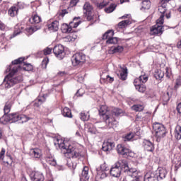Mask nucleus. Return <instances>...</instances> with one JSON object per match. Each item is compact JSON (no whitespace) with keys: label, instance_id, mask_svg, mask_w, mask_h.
<instances>
[{"label":"nucleus","instance_id":"f257e3e1","mask_svg":"<svg viewBox=\"0 0 181 181\" xmlns=\"http://www.w3.org/2000/svg\"><path fill=\"white\" fill-rule=\"evenodd\" d=\"M24 61V57H20L13 61L11 64L6 69V73H8V74L5 76L3 81V86H4L5 88H11V87H13V86L19 84V83L23 81V76L18 74V71H21L22 69L25 71L33 70V66L30 64L24 63L23 66H25L22 68L21 64Z\"/></svg>","mask_w":181,"mask_h":181},{"label":"nucleus","instance_id":"f03ea898","mask_svg":"<svg viewBox=\"0 0 181 181\" xmlns=\"http://www.w3.org/2000/svg\"><path fill=\"white\" fill-rule=\"evenodd\" d=\"M32 119L31 117L26 116L25 115H19L18 113H12L8 115H4L0 118V122L4 125L9 122L13 124V122H19V124H23L24 122H28Z\"/></svg>","mask_w":181,"mask_h":181},{"label":"nucleus","instance_id":"7ed1b4c3","mask_svg":"<svg viewBox=\"0 0 181 181\" xmlns=\"http://www.w3.org/2000/svg\"><path fill=\"white\" fill-rule=\"evenodd\" d=\"M127 168H128V162H127V160H119L114 164L110 170V175L113 177H119V176H121V169H127Z\"/></svg>","mask_w":181,"mask_h":181},{"label":"nucleus","instance_id":"20e7f679","mask_svg":"<svg viewBox=\"0 0 181 181\" xmlns=\"http://www.w3.org/2000/svg\"><path fill=\"white\" fill-rule=\"evenodd\" d=\"M153 129L155 132L156 138H157V141L160 142L162 138L166 136V128L165 126L160 123H154L153 124Z\"/></svg>","mask_w":181,"mask_h":181},{"label":"nucleus","instance_id":"39448f33","mask_svg":"<svg viewBox=\"0 0 181 181\" xmlns=\"http://www.w3.org/2000/svg\"><path fill=\"white\" fill-rule=\"evenodd\" d=\"M99 114L100 115H102V117H103V119L107 125H108V127L111 128V127H112V121L114 120V119L111 117V115H109L110 111H108V107H107V105L100 106L99 110Z\"/></svg>","mask_w":181,"mask_h":181},{"label":"nucleus","instance_id":"423d86ee","mask_svg":"<svg viewBox=\"0 0 181 181\" xmlns=\"http://www.w3.org/2000/svg\"><path fill=\"white\" fill-rule=\"evenodd\" d=\"M163 22V16H161V17L156 21V24L151 28L150 35H162V33H163V26H162Z\"/></svg>","mask_w":181,"mask_h":181},{"label":"nucleus","instance_id":"0eeeda50","mask_svg":"<svg viewBox=\"0 0 181 181\" xmlns=\"http://www.w3.org/2000/svg\"><path fill=\"white\" fill-rule=\"evenodd\" d=\"M64 155L66 158H69V159L71 158L76 159V158H78L80 156V153L77 151V149L74 148V146L71 145L66 146V148L64 149Z\"/></svg>","mask_w":181,"mask_h":181},{"label":"nucleus","instance_id":"6e6552de","mask_svg":"<svg viewBox=\"0 0 181 181\" xmlns=\"http://www.w3.org/2000/svg\"><path fill=\"white\" fill-rule=\"evenodd\" d=\"M71 62L73 66H81V64H84L86 63V55L83 53H76L71 57Z\"/></svg>","mask_w":181,"mask_h":181},{"label":"nucleus","instance_id":"1a4fd4ad","mask_svg":"<svg viewBox=\"0 0 181 181\" xmlns=\"http://www.w3.org/2000/svg\"><path fill=\"white\" fill-rule=\"evenodd\" d=\"M93 6L90 2H86L83 6V12L85 18L87 21H91L93 19Z\"/></svg>","mask_w":181,"mask_h":181},{"label":"nucleus","instance_id":"9d476101","mask_svg":"<svg viewBox=\"0 0 181 181\" xmlns=\"http://www.w3.org/2000/svg\"><path fill=\"white\" fill-rule=\"evenodd\" d=\"M112 36H114V31L108 30L103 35V39L104 40H107V39L106 41L107 45H117V43H118V38Z\"/></svg>","mask_w":181,"mask_h":181},{"label":"nucleus","instance_id":"9b49d317","mask_svg":"<svg viewBox=\"0 0 181 181\" xmlns=\"http://www.w3.org/2000/svg\"><path fill=\"white\" fill-rule=\"evenodd\" d=\"M117 152L119 155H122V156H132L134 153L129 148L125 147L122 144H118L117 146Z\"/></svg>","mask_w":181,"mask_h":181},{"label":"nucleus","instance_id":"f8f14e48","mask_svg":"<svg viewBox=\"0 0 181 181\" xmlns=\"http://www.w3.org/2000/svg\"><path fill=\"white\" fill-rule=\"evenodd\" d=\"M53 53L55 54L57 59L62 60L64 58V56L66 55V53L64 52V47L62 45H57L54 46L53 49Z\"/></svg>","mask_w":181,"mask_h":181},{"label":"nucleus","instance_id":"ddd939ff","mask_svg":"<svg viewBox=\"0 0 181 181\" xmlns=\"http://www.w3.org/2000/svg\"><path fill=\"white\" fill-rule=\"evenodd\" d=\"M153 173L157 180H163V179H165L168 175V170L162 167L158 168L157 170Z\"/></svg>","mask_w":181,"mask_h":181},{"label":"nucleus","instance_id":"4468645a","mask_svg":"<svg viewBox=\"0 0 181 181\" xmlns=\"http://www.w3.org/2000/svg\"><path fill=\"white\" fill-rule=\"evenodd\" d=\"M30 177L32 181H44L45 180V176L43 174L38 171H33L30 174Z\"/></svg>","mask_w":181,"mask_h":181},{"label":"nucleus","instance_id":"2eb2a0df","mask_svg":"<svg viewBox=\"0 0 181 181\" xmlns=\"http://www.w3.org/2000/svg\"><path fill=\"white\" fill-rule=\"evenodd\" d=\"M54 144L57 149L65 150L67 146V144H66V143L64 142V140H63L62 139H59V138L54 139Z\"/></svg>","mask_w":181,"mask_h":181},{"label":"nucleus","instance_id":"dca6fc26","mask_svg":"<svg viewBox=\"0 0 181 181\" xmlns=\"http://www.w3.org/2000/svg\"><path fill=\"white\" fill-rule=\"evenodd\" d=\"M115 147V144L112 141H105L103 144L102 149L104 151V152H110V151H112V148Z\"/></svg>","mask_w":181,"mask_h":181},{"label":"nucleus","instance_id":"f3484780","mask_svg":"<svg viewBox=\"0 0 181 181\" xmlns=\"http://www.w3.org/2000/svg\"><path fill=\"white\" fill-rule=\"evenodd\" d=\"M77 19H80V17L75 18L73 21V22H71L69 23V25H66V31L67 33H70L72 30V28H77L78 25H80V21H76Z\"/></svg>","mask_w":181,"mask_h":181},{"label":"nucleus","instance_id":"a211bd4d","mask_svg":"<svg viewBox=\"0 0 181 181\" xmlns=\"http://www.w3.org/2000/svg\"><path fill=\"white\" fill-rule=\"evenodd\" d=\"M122 110L118 107H115L114 109H112L111 115V117L113 119V120L112 121V125L114 124V122H116L115 117H119L121 114H122Z\"/></svg>","mask_w":181,"mask_h":181},{"label":"nucleus","instance_id":"6ab92c4d","mask_svg":"<svg viewBox=\"0 0 181 181\" xmlns=\"http://www.w3.org/2000/svg\"><path fill=\"white\" fill-rule=\"evenodd\" d=\"M121 71L117 74L118 77L120 80H127V77H128V69L127 67H120Z\"/></svg>","mask_w":181,"mask_h":181},{"label":"nucleus","instance_id":"aec40b11","mask_svg":"<svg viewBox=\"0 0 181 181\" xmlns=\"http://www.w3.org/2000/svg\"><path fill=\"white\" fill-rule=\"evenodd\" d=\"M59 26H60L59 21H54L48 25V29L51 32H57L59 30Z\"/></svg>","mask_w":181,"mask_h":181},{"label":"nucleus","instance_id":"412c9836","mask_svg":"<svg viewBox=\"0 0 181 181\" xmlns=\"http://www.w3.org/2000/svg\"><path fill=\"white\" fill-rule=\"evenodd\" d=\"M29 22L31 23L32 25L40 23L42 22V18L37 14H33L31 18H29Z\"/></svg>","mask_w":181,"mask_h":181},{"label":"nucleus","instance_id":"4be33fe9","mask_svg":"<svg viewBox=\"0 0 181 181\" xmlns=\"http://www.w3.org/2000/svg\"><path fill=\"white\" fill-rule=\"evenodd\" d=\"M156 180L155 173L149 171L145 174L144 181H155Z\"/></svg>","mask_w":181,"mask_h":181},{"label":"nucleus","instance_id":"5701e85b","mask_svg":"<svg viewBox=\"0 0 181 181\" xmlns=\"http://www.w3.org/2000/svg\"><path fill=\"white\" fill-rule=\"evenodd\" d=\"M144 149L148 152H153L155 147L153 146V144H152L149 140H145Z\"/></svg>","mask_w":181,"mask_h":181},{"label":"nucleus","instance_id":"b1692460","mask_svg":"<svg viewBox=\"0 0 181 181\" xmlns=\"http://www.w3.org/2000/svg\"><path fill=\"white\" fill-rule=\"evenodd\" d=\"M151 1L149 0H144L141 3V11H143V12H145L146 11H148V9H151Z\"/></svg>","mask_w":181,"mask_h":181},{"label":"nucleus","instance_id":"393cba45","mask_svg":"<svg viewBox=\"0 0 181 181\" xmlns=\"http://www.w3.org/2000/svg\"><path fill=\"white\" fill-rule=\"evenodd\" d=\"M30 153L32 156H34V158L39 159V158L42 156V150L39 148H32Z\"/></svg>","mask_w":181,"mask_h":181},{"label":"nucleus","instance_id":"a878e982","mask_svg":"<svg viewBox=\"0 0 181 181\" xmlns=\"http://www.w3.org/2000/svg\"><path fill=\"white\" fill-rule=\"evenodd\" d=\"M45 160L47 162V163H49V165H51L52 166H56V165H57L56 159H54V157L52 155L47 156Z\"/></svg>","mask_w":181,"mask_h":181},{"label":"nucleus","instance_id":"bb28decb","mask_svg":"<svg viewBox=\"0 0 181 181\" xmlns=\"http://www.w3.org/2000/svg\"><path fill=\"white\" fill-rule=\"evenodd\" d=\"M18 11H19V8L16 6H11L8 11V13L11 18H13V16H16L18 15Z\"/></svg>","mask_w":181,"mask_h":181},{"label":"nucleus","instance_id":"cd10ccee","mask_svg":"<svg viewBox=\"0 0 181 181\" xmlns=\"http://www.w3.org/2000/svg\"><path fill=\"white\" fill-rule=\"evenodd\" d=\"M81 178L83 180H88L90 179V176L88 175V167L85 166L81 173Z\"/></svg>","mask_w":181,"mask_h":181},{"label":"nucleus","instance_id":"c85d7f7f","mask_svg":"<svg viewBox=\"0 0 181 181\" xmlns=\"http://www.w3.org/2000/svg\"><path fill=\"white\" fill-rule=\"evenodd\" d=\"M131 23H132V22H131L129 19H127L119 22L117 24V26L119 29H124V28H127V26H128V25H131Z\"/></svg>","mask_w":181,"mask_h":181},{"label":"nucleus","instance_id":"c756f323","mask_svg":"<svg viewBox=\"0 0 181 181\" xmlns=\"http://www.w3.org/2000/svg\"><path fill=\"white\" fill-rule=\"evenodd\" d=\"M62 114L64 117H66V118H73V115H71V110L69 107H64Z\"/></svg>","mask_w":181,"mask_h":181},{"label":"nucleus","instance_id":"7c9ffc66","mask_svg":"<svg viewBox=\"0 0 181 181\" xmlns=\"http://www.w3.org/2000/svg\"><path fill=\"white\" fill-rule=\"evenodd\" d=\"M110 52L112 54H114V53H122V52H124V47L122 46L112 47Z\"/></svg>","mask_w":181,"mask_h":181},{"label":"nucleus","instance_id":"2f4dec72","mask_svg":"<svg viewBox=\"0 0 181 181\" xmlns=\"http://www.w3.org/2000/svg\"><path fill=\"white\" fill-rule=\"evenodd\" d=\"M173 165H174L176 170L179 169V168L181 167V159L180 157L175 158L173 160Z\"/></svg>","mask_w":181,"mask_h":181},{"label":"nucleus","instance_id":"473e14b6","mask_svg":"<svg viewBox=\"0 0 181 181\" xmlns=\"http://www.w3.org/2000/svg\"><path fill=\"white\" fill-rule=\"evenodd\" d=\"M77 39V35L74 33L70 34L64 38V42H74Z\"/></svg>","mask_w":181,"mask_h":181},{"label":"nucleus","instance_id":"72a5a7b5","mask_svg":"<svg viewBox=\"0 0 181 181\" xmlns=\"http://www.w3.org/2000/svg\"><path fill=\"white\" fill-rule=\"evenodd\" d=\"M11 108H12V104L11 102L6 103L4 108V115H6V114H9V112H11Z\"/></svg>","mask_w":181,"mask_h":181},{"label":"nucleus","instance_id":"f704fd0d","mask_svg":"<svg viewBox=\"0 0 181 181\" xmlns=\"http://www.w3.org/2000/svg\"><path fill=\"white\" fill-rule=\"evenodd\" d=\"M175 136L176 139H181V127L180 125H177L175 130Z\"/></svg>","mask_w":181,"mask_h":181},{"label":"nucleus","instance_id":"c9c22d12","mask_svg":"<svg viewBox=\"0 0 181 181\" xmlns=\"http://www.w3.org/2000/svg\"><path fill=\"white\" fill-rule=\"evenodd\" d=\"M164 76L165 73L162 71V70H157L154 74V77L156 78V80H160L163 78Z\"/></svg>","mask_w":181,"mask_h":181},{"label":"nucleus","instance_id":"e433bc0d","mask_svg":"<svg viewBox=\"0 0 181 181\" xmlns=\"http://www.w3.org/2000/svg\"><path fill=\"white\" fill-rule=\"evenodd\" d=\"M144 105H134L132 107V110H133V111H136V112H141V111H144Z\"/></svg>","mask_w":181,"mask_h":181},{"label":"nucleus","instance_id":"4c0bfd02","mask_svg":"<svg viewBox=\"0 0 181 181\" xmlns=\"http://www.w3.org/2000/svg\"><path fill=\"white\" fill-rule=\"evenodd\" d=\"M115 8H117V4H112L109 7L105 8V12H106V13H111V12L115 11Z\"/></svg>","mask_w":181,"mask_h":181},{"label":"nucleus","instance_id":"58836bf2","mask_svg":"<svg viewBox=\"0 0 181 181\" xmlns=\"http://www.w3.org/2000/svg\"><path fill=\"white\" fill-rule=\"evenodd\" d=\"M134 136H135L134 133H129L126 136H123V141L124 142L129 141L134 139Z\"/></svg>","mask_w":181,"mask_h":181},{"label":"nucleus","instance_id":"ea45409f","mask_svg":"<svg viewBox=\"0 0 181 181\" xmlns=\"http://www.w3.org/2000/svg\"><path fill=\"white\" fill-rule=\"evenodd\" d=\"M158 12H160V13L161 14L160 16V18L163 16V18H165V13H166V7L163 5L160 6L158 7Z\"/></svg>","mask_w":181,"mask_h":181},{"label":"nucleus","instance_id":"a19ab883","mask_svg":"<svg viewBox=\"0 0 181 181\" xmlns=\"http://www.w3.org/2000/svg\"><path fill=\"white\" fill-rule=\"evenodd\" d=\"M108 77L109 75L105 74V73H103L100 75V83L101 84H104V83H106V81L108 80Z\"/></svg>","mask_w":181,"mask_h":181},{"label":"nucleus","instance_id":"79ce46f5","mask_svg":"<svg viewBox=\"0 0 181 181\" xmlns=\"http://www.w3.org/2000/svg\"><path fill=\"white\" fill-rule=\"evenodd\" d=\"M21 28H19V27L16 26L15 27V30L13 34L10 37V39H13V37H16V36H18V35H21Z\"/></svg>","mask_w":181,"mask_h":181},{"label":"nucleus","instance_id":"37998d69","mask_svg":"<svg viewBox=\"0 0 181 181\" xmlns=\"http://www.w3.org/2000/svg\"><path fill=\"white\" fill-rule=\"evenodd\" d=\"M39 29H40V27H31L29 28L26 29V31L28 32V33H29V35H32L33 33H34V32H36L37 30H39Z\"/></svg>","mask_w":181,"mask_h":181},{"label":"nucleus","instance_id":"c03bdc74","mask_svg":"<svg viewBox=\"0 0 181 181\" xmlns=\"http://www.w3.org/2000/svg\"><path fill=\"white\" fill-rule=\"evenodd\" d=\"M129 175L133 177H136V175H138V171L135 168H130L129 170Z\"/></svg>","mask_w":181,"mask_h":181},{"label":"nucleus","instance_id":"a18cd8bd","mask_svg":"<svg viewBox=\"0 0 181 181\" xmlns=\"http://www.w3.org/2000/svg\"><path fill=\"white\" fill-rule=\"evenodd\" d=\"M81 119L82 121H88V119H90V115L82 112H81Z\"/></svg>","mask_w":181,"mask_h":181},{"label":"nucleus","instance_id":"49530a36","mask_svg":"<svg viewBox=\"0 0 181 181\" xmlns=\"http://www.w3.org/2000/svg\"><path fill=\"white\" fill-rule=\"evenodd\" d=\"M136 89H137L139 93H145V91H146V86L144 85H139L136 86Z\"/></svg>","mask_w":181,"mask_h":181},{"label":"nucleus","instance_id":"de8ad7c7","mask_svg":"<svg viewBox=\"0 0 181 181\" xmlns=\"http://www.w3.org/2000/svg\"><path fill=\"white\" fill-rule=\"evenodd\" d=\"M139 80H140V82L141 83H146V81H148V75H141L139 77Z\"/></svg>","mask_w":181,"mask_h":181},{"label":"nucleus","instance_id":"09e8293b","mask_svg":"<svg viewBox=\"0 0 181 181\" xmlns=\"http://www.w3.org/2000/svg\"><path fill=\"white\" fill-rule=\"evenodd\" d=\"M107 5H108V2L103 1L101 3H98L96 6L99 8V9H103V8H105V6H107Z\"/></svg>","mask_w":181,"mask_h":181},{"label":"nucleus","instance_id":"8fccbe9b","mask_svg":"<svg viewBox=\"0 0 181 181\" xmlns=\"http://www.w3.org/2000/svg\"><path fill=\"white\" fill-rule=\"evenodd\" d=\"M170 97H172V95L170 93H169V92H167L166 94H165L163 95V100L165 103H168V101H169V100H170Z\"/></svg>","mask_w":181,"mask_h":181},{"label":"nucleus","instance_id":"3c124183","mask_svg":"<svg viewBox=\"0 0 181 181\" xmlns=\"http://www.w3.org/2000/svg\"><path fill=\"white\" fill-rule=\"evenodd\" d=\"M88 132H90V134H97V129H95V127H94L93 124H90L88 128Z\"/></svg>","mask_w":181,"mask_h":181},{"label":"nucleus","instance_id":"603ef678","mask_svg":"<svg viewBox=\"0 0 181 181\" xmlns=\"http://www.w3.org/2000/svg\"><path fill=\"white\" fill-rule=\"evenodd\" d=\"M83 94H84V89L81 88L78 90L75 95H76V97H83Z\"/></svg>","mask_w":181,"mask_h":181},{"label":"nucleus","instance_id":"864d4df0","mask_svg":"<svg viewBox=\"0 0 181 181\" xmlns=\"http://www.w3.org/2000/svg\"><path fill=\"white\" fill-rule=\"evenodd\" d=\"M180 84H181L180 79V78L176 79V81H175V86H174V88H175V90H177V88H179V86H180Z\"/></svg>","mask_w":181,"mask_h":181},{"label":"nucleus","instance_id":"5fc2aeb1","mask_svg":"<svg viewBox=\"0 0 181 181\" xmlns=\"http://www.w3.org/2000/svg\"><path fill=\"white\" fill-rule=\"evenodd\" d=\"M38 103H40V104H42V103H45L46 101V96L43 95L42 97H40L37 98Z\"/></svg>","mask_w":181,"mask_h":181},{"label":"nucleus","instance_id":"6e6d98bb","mask_svg":"<svg viewBox=\"0 0 181 181\" xmlns=\"http://www.w3.org/2000/svg\"><path fill=\"white\" fill-rule=\"evenodd\" d=\"M134 84L136 88L137 87V86H141V82L139 78H136L134 79Z\"/></svg>","mask_w":181,"mask_h":181},{"label":"nucleus","instance_id":"4d7b16f0","mask_svg":"<svg viewBox=\"0 0 181 181\" xmlns=\"http://www.w3.org/2000/svg\"><path fill=\"white\" fill-rule=\"evenodd\" d=\"M52 53V49L49 47H47L44 49V54L47 56V54H50Z\"/></svg>","mask_w":181,"mask_h":181},{"label":"nucleus","instance_id":"13d9d810","mask_svg":"<svg viewBox=\"0 0 181 181\" xmlns=\"http://www.w3.org/2000/svg\"><path fill=\"white\" fill-rule=\"evenodd\" d=\"M78 1L79 0H71L70 1V6H71V7L76 6V5H77V4H78Z\"/></svg>","mask_w":181,"mask_h":181},{"label":"nucleus","instance_id":"bf43d9fd","mask_svg":"<svg viewBox=\"0 0 181 181\" xmlns=\"http://www.w3.org/2000/svg\"><path fill=\"white\" fill-rule=\"evenodd\" d=\"M5 152H6L5 148H2L0 152V159L4 160V158L5 156Z\"/></svg>","mask_w":181,"mask_h":181},{"label":"nucleus","instance_id":"052dcab7","mask_svg":"<svg viewBox=\"0 0 181 181\" xmlns=\"http://www.w3.org/2000/svg\"><path fill=\"white\" fill-rule=\"evenodd\" d=\"M48 63H49V59L45 58L42 61V66H45V67H46Z\"/></svg>","mask_w":181,"mask_h":181},{"label":"nucleus","instance_id":"680f3d73","mask_svg":"<svg viewBox=\"0 0 181 181\" xmlns=\"http://www.w3.org/2000/svg\"><path fill=\"white\" fill-rule=\"evenodd\" d=\"M177 111L181 115V103H180L177 106Z\"/></svg>","mask_w":181,"mask_h":181},{"label":"nucleus","instance_id":"e2e57ef3","mask_svg":"<svg viewBox=\"0 0 181 181\" xmlns=\"http://www.w3.org/2000/svg\"><path fill=\"white\" fill-rule=\"evenodd\" d=\"M112 81H114V78L110 77V76L109 75L108 78L106 79V83H112Z\"/></svg>","mask_w":181,"mask_h":181},{"label":"nucleus","instance_id":"0e129e2a","mask_svg":"<svg viewBox=\"0 0 181 181\" xmlns=\"http://www.w3.org/2000/svg\"><path fill=\"white\" fill-rule=\"evenodd\" d=\"M104 166H105V164H103L100 165L101 170H108V168H104Z\"/></svg>","mask_w":181,"mask_h":181},{"label":"nucleus","instance_id":"69168bd1","mask_svg":"<svg viewBox=\"0 0 181 181\" xmlns=\"http://www.w3.org/2000/svg\"><path fill=\"white\" fill-rule=\"evenodd\" d=\"M136 119V121H141V119H142V117L140 116L139 115H137Z\"/></svg>","mask_w":181,"mask_h":181},{"label":"nucleus","instance_id":"338daca9","mask_svg":"<svg viewBox=\"0 0 181 181\" xmlns=\"http://www.w3.org/2000/svg\"><path fill=\"white\" fill-rule=\"evenodd\" d=\"M170 0H161V2L163 4V5H164V4H168V2H169Z\"/></svg>","mask_w":181,"mask_h":181},{"label":"nucleus","instance_id":"774afa93","mask_svg":"<svg viewBox=\"0 0 181 181\" xmlns=\"http://www.w3.org/2000/svg\"><path fill=\"white\" fill-rule=\"evenodd\" d=\"M4 24L2 23V22L0 21V29L2 30V29H4Z\"/></svg>","mask_w":181,"mask_h":181}]
</instances>
